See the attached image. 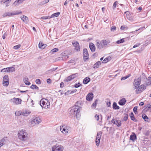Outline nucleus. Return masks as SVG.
<instances>
[{"instance_id":"nucleus-39","label":"nucleus","mask_w":151,"mask_h":151,"mask_svg":"<svg viewBox=\"0 0 151 151\" xmlns=\"http://www.w3.org/2000/svg\"><path fill=\"white\" fill-rule=\"evenodd\" d=\"M124 116L123 119V121H126L127 120L128 118V115L127 113L124 114Z\"/></svg>"},{"instance_id":"nucleus-31","label":"nucleus","mask_w":151,"mask_h":151,"mask_svg":"<svg viewBox=\"0 0 151 151\" xmlns=\"http://www.w3.org/2000/svg\"><path fill=\"white\" fill-rule=\"evenodd\" d=\"M142 118L146 122H148L149 118L145 114H143L142 116Z\"/></svg>"},{"instance_id":"nucleus-33","label":"nucleus","mask_w":151,"mask_h":151,"mask_svg":"<svg viewBox=\"0 0 151 151\" xmlns=\"http://www.w3.org/2000/svg\"><path fill=\"white\" fill-rule=\"evenodd\" d=\"M58 68V67L57 68H53L52 69H51L47 71V73H52V72L55 71L56 70H57Z\"/></svg>"},{"instance_id":"nucleus-41","label":"nucleus","mask_w":151,"mask_h":151,"mask_svg":"<svg viewBox=\"0 0 151 151\" xmlns=\"http://www.w3.org/2000/svg\"><path fill=\"white\" fill-rule=\"evenodd\" d=\"M5 141V139H4L0 140V148L4 144V142Z\"/></svg>"},{"instance_id":"nucleus-47","label":"nucleus","mask_w":151,"mask_h":151,"mask_svg":"<svg viewBox=\"0 0 151 151\" xmlns=\"http://www.w3.org/2000/svg\"><path fill=\"white\" fill-rule=\"evenodd\" d=\"M130 76V75L128 74L127 76H125L124 77H123L121 78V80L122 81V80H125V79L127 78H128Z\"/></svg>"},{"instance_id":"nucleus-34","label":"nucleus","mask_w":151,"mask_h":151,"mask_svg":"<svg viewBox=\"0 0 151 151\" xmlns=\"http://www.w3.org/2000/svg\"><path fill=\"white\" fill-rule=\"evenodd\" d=\"M136 136L135 134L131 135L130 136V139L134 141L136 139Z\"/></svg>"},{"instance_id":"nucleus-45","label":"nucleus","mask_w":151,"mask_h":151,"mask_svg":"<svg viewBox=\"0 0 151 151\" xmlns=\"http://www.w3.org/2000/svg\"><path fill=\"white\" fill-rule=\"evenodd\" d=\"M58 50L59 49L58 48H55L51 50V52H52V53H54L58 51Z\"/></svg>"},{"instance_id":"nucleus-42","label":"nucleus","mask_w":151,"mask_h":151,"mask_svg":"<svg viewBox=\"0 0 151 151\" xmlns=\"http://www.w3.org/2000/svg\"><path fill=\"white\" fill-rule=\"evenodd\" d=\"M3 71V72H10V67L9 68H4L1 71Z\"/></svg>"},{"instance_id":"nucleus-21","label":"nucleus","mask_w":151,"mask_h":151,"mask_svg":"<svg viewBox=\"0 0 151 151\" xmlns=\"http://www.w3.org/2000/svg\"><path fill=\"white\" fill-rule=\"evenodd\" d=\"M127 101L125 98H122L118 102V104L120 105L123 106L124 105Z\"/></svg>"},{"instance_id":"nucleus-8","label":"nucleus","mask_w":151,"mask_h":151,"mask_svg":"<svg viewBox=\"0 0 151 151\" xmlns=\"http://www.w3.org/2000/svg\"><path fill=\"white\" fill-rule=\"evenodd\" d=\"M52 151H63V148L61 145L56 144L52 147Z\"/></svg>"},{"instance_id":"nucleus-62","label":"nucleus","mask_w":151,"mask_h":151,"mask_svg":"<svg viewBox=\"0 0 151 151\" xmlns=\"http://www.w3.org/2000/svg\"><path fill=\"white\" fill-rule=\"evenodd\" d=\"M64 86V83L63 82H61L60 83V87L61 88H63Z\"/></svg>"},{"instance_id":"nucleus-15","label":"nucleus","mask_w":151,"mask_h":151,"mask_svg":"<svg viewBox=\"0 0 151 151\" xmlns=\"http://www.w3.org/2000/svg\"><path fill=\"white\" fill-rule=\"evenodd\" d=\"M12 101L16 105L20 104L22 100L19 98H14L12 99Z\"/></svg>"},{"instance_id":"nucleus-49","label":"nucleus","mask_w":151,"mask_h":151,"mask_svg":"<svg viewBox=\"0 0 151 151\" xmlns=\"http://www.w3.org/2000/svg\"><path fill=\"white\" fill-rule=\"evenodd\" d=\"M81 86H82V84H81L80 83H78L75 84L74 87L76 88H77Z\"/></svg>"},{"instance_id":"nucleus-37","label":"nucleus","mask_w":151,"mask_h":151,"mask_svg":"<svg viewBox=\"0 0 151 151\" xmlns=\"http://www.w3.org/2000/svg\"><path fill=\"white\" fill-rule=\"evenodd\" d=\"M97 101L98 100H96L95 101L93 102L91 105V107L92 108H93L94 109H95L96 108Z\"/></svg>"},{"instance_id":"nucleus-16","label":"nucleus","mask_w":151,"mask_h":151,"mask_svg":"<svg viewBox=\"0 0 151 151\" xmlns=\"http://www.w3.org/2000/svg\"><path fill=\"white\" fill-rule=\"evenodd\" d=\"M96 46L97 49L101 50L102 48L104 47L103 44L102 43V40L100 41H96Z\"/></svg>"},{"instance_id":"nucleus-4","label":"nucleus","mask_w":151,"mask_h":151,"mask_svg":"<svg viewBox=\"0 0 151 151\" xmlns=\"http://www.w3.org/2000/svg\"><path fill=\"white\" fill-rule=\"evenodd\" d=\"M60 130L62 132L65 134H67L71 130V127L65 124L60 127Z\"/></svg>"},{"instance_id":"nucleus-24","label":"nucleus","mask_w":151,"mask_h":151,"mask_svg":"<svg viewBox=\"0 0 151 151\" xmlns=\"http://www.w3.org/2000/svg\"><path fill=\"white\" fill-rule=\"evenodd\" d=\"M138 78H141V81L142 80L144 81H146V80H147V78L145 74L144 73H142L141 75Z\"/></svg>"},{"instance_id":"nucleus-9","label":"nucleus","mask_w":151,"mask_h":151,"mask_svg":"<svg viewBox=\"0 0 151 151\" xmlns=\"http://www.w3.org/2000/svg\"><path fill=\"white\" fill-rule=\"evenodd\" d=\"M141 78H135L134 80L133 85H134L135 89H137L139 87L141 84Z\"/></svg>"},{"instance_id":"nucleus-13","label":"nucleus","mask_w":151,"mask_h":151,"mask_svg":"<svg viewBox=\"0 0 151 151\" xmlns=\"http://www.w3.org/2000/svg\"><path fill=\"white\" fill-rule=\"evenodd\" d=\"M72 44L75 47L74 49L77 52H79L80 47L78 42L77 41L72 42Z\"/></svg>"},{"instance_id":"nucleus-3","label":"nucleus","mask_w":151,"mask_h":151,"mask_svg":"<svg viewBox=\"0 0 151 151\" xmlns=\"http://www.w3.org/2000/svg\"><path fill=\"white\" fill-rule=\"evenodd\" d=\"M19 138L22 140H25L27 138L28 134L24 130L19 131L18 133Z\"/></svg>"},{"instance_id":"nucleus-20","label":"nucleus","mask_w":151,"mask_h":151,"mask_svg":"<svg viewBox=\"0 0 151 151\" xmlns=\"http://www.w3.org/2000/svg\"><path fill=\"white\" fill-rule=\"evenodd\" d=\"M20 18L25 23H27L28 22V18L25 15L21 16Z\"/></svg>"},{"instance_id":"nucleus-61","label":"nucleus","mask_w":151,"mask_h":151,"mask_svg":"<svg viewBox=\"0 0 151 151\" xmlns=\"http://www.w3.org/2000/svg\"><path fill=\"white\" fill-rule=\"evenodd\" d=\"M47 83L48 84H50L52 82V81L50 78L47 79Z\"/></svg>"},{"instance_id":"nucleus-53","label":"nucleus","mask_w":151,"mask_h":151,"mask_svg":"<svg viewBox=\"0 0 151 151\" xmlns=\"http://www.w3.org/2000/svg\"><path fill=\"white\" fill-rule=\"evenodd\" d=\"M36 83L37 84H40L41 83V81L40 79H37L36 80Z\"/></svg>"},{"instance_id":"nucleus-44","label":"nucleus","mask_w":151,"mask_h":151,"mask_svg":"<svg viewBox=\"0 0 151 151\" xmlns=\"http://www.w3.org/2000/svg\"><path fill=\"white\" fill-rule=\"evenodd\" d=\"M72 79V78L70 76H69L66 78L65 80L64 81L67 82H68L70 81Z\"/></svg>"},{"instance_id":"nucleus-11","label":"nucleus","mask_w":151,"mask_h":151,"mask_svg":"<svg viewBox=\"0 0 151 151\" xmlns=\"http://www.w3.org/2000/svg\"><path fill=\"white\" fill-rule=\"evenodd\" d=\"M22 13V12L21 11H19V12H16L15 13H11L9 12H6L4 13L3 14V17H6L7 16L10 17L12 15L19 14Z\"/></svg>"},{"instance_id":"nucleus-55","label":"nucleus","mask_w":151,"mask_h":151,"mask_svg":"<svg viewBox=\"0 0 151 151\" xmlns=\"http://www.w3.org/2000/svg\"><path fill=\"white\" fill-rule=\"evenodd\" d=\"M137 106L134 107L133 109V111L135 114L137 112Z\"/></svg>"},{"instance_id":"nucleus-6","label":"nucleus","mask_w":151,"mask_h":151,"mask_svg":"<svg viewBox=\"0 0 151 151\" xmlns=\"http://www.w3.org/2000/svg\"><path fill=\"white\" fill-rule=\"evenodd\" d=\"M9 79L8 75L4 76L3 78V86L5 87H7L8 86L9 84Z\"/></svg>"},{"instance_id":"nucleus-22","label":"nucleus","mask_w":151,"mask_h":151,"mask_svg":"<svg viewBox=\"0 0 151 151\" xmlns=\"http://www.w3.org/2000/svg\"><path fill=\"white\" fill-rule=\"evenodd\" d=\"M31 113V112L28 110H25L22 111V115L27 116L29 115Z\"/></svg>"},{"instance_id":"nucleus-36","label":"nucleus","mask_w":151,"mask_h":151,"mask_svg":"<svg viewBox=\"0 0 151 151\" xmlns=\"http://www.w3.org/2000/svg\"><path fill=\"white\" fill-rule=\"evenodd\" d=\"M30 88H31L32 89H36L37 90H39V88L36 85H32L31 86H30Z\"/></svg>"},{"instance_id":"nucleus-48","label":"nucleus","mask_w":151,"mask_h":151,"mask_svg":"<svg viewBox=\"0 0 151 151\" xmlns=\"http://www.w3.org/2000/svg\"><path fill=\"white\" fill-rule=\"evenodd\" d=\"M118 3L117 1H115L114 2L113 4V5L112 6V8L113 9H115L116 8V5Z\"/></svg>"},{"instance_id":"nucleus-27","label":"nucleus","mask_w":151,"mask_h":151,"mask_svg":"<svg viewBox=\"0 0 151 151\" xmlns=\"http://www.w3.org/2000/svg\"><path fill=\"white\" fill-rule=\"evenodd\" d=\"M23 0H17L15 1L14 3H13V4L15 5V6H18L19 4L22 3L23 2Z\"/></svg>"},{"instance_id":"nucleus-7","label":"nucleus","mask_w":151,"mask_h":151,"mask_svg":"<svg viewBox=\"0 0 151 151\" xmlns=\"http://www.w3.org/2000/svg\"><path fill=\"white\" fill-rule=\"evenodd\" d=\"M41 121V119L39 117H34L33 119L31 121V124L34 126L35 124H38Z\"/></svg>"},{"instance_id":"nucleus-56","label":"nucleus","mask_w":151,"mask_h":151,"mask_svg":"<svg viewBox=\"0 0 151 151\" xmlns=\"http://www.w3.org/2000/svg\"><path fill=\"white\" fill-rule=\"evenodd\" d=\"M46 4L45 0L42 1L39 4V5L42 6L43 5L45 4Z\"/></svg>"},{"instance_id":"nucleus-14","label":"nucleus","mask_w":151,"mask_h":151,"mask_svg":"<svg viewBox=\"0 0 151 151\" xmlns=\"http://www.w3.org/2000/svg\"><path fill=\"white\" fill-rule=\"evenodd\" d=\"M111 122L114 124L116 125L117 127H119L121 126L122 123L120 120H118L115 119H113L112 120Z\"/></svg>"},{"instance_id":"nucleus-5","label":"nucleus","mask_w":151,"mask_h":151,"mask_svg":"<svg viewBox=\"0 0 151 151\" xmlns=\"http://www.w3.org/2000/svg\"><path fill=\"white\" fill-rule=\"evenodd\" d=\"M146 88V86L145 85L142 84L139 86L135 90L136 93L137 94L139 93L142 92L145 90Z\"/></svg>"},{"instance_id":"nucleus-43","label":"nucleus","mask_w":151,"mask_h":151,"mask_svg":"<svg viewBox=\"0 0 151 151\" xmlns=\"http://www.w3.org/2000/svg\"><path fill=\"white\" fill-rule=\"evenodd\" d=\"M124 42V39H122L120 40H118L116 42V43L117 44H120L123 43Z\"/></svg>"},{"instance_id":"nucleus-17","label":"nucleus","mask_w":151,"mask_h":151,"mask_svg":"<svg viewBox=\"0 0 151 151\" xmlns=\"http://www.w3.org/2000/svg\"><path fill=\"white\" fill-rule=\"evenodd\" d=\"M93 97V94L92 93H89L86 96V99L87 101H91Z\"/></svg>"},{"instance_id":"nucleus-63","label":"nucleus","mask_w":151,"mask_h":151,"mask_svg":"<svg viewBox=\"0 0 151 151\" xmlns=\"http://www.w3.org/2000/svg\"><path fill=\"white\" fill-rule=\"evenodd\" d=\"M7 35V34L6 33H4L2 36V38L3 39H4L6 37Z\"/></svg>"},{"instance_id":"nucleus-52","label":"nucleus","mask_w":151,"mask_h":151,"mask_svg":"<svg viewBox=\"0 0 151 151\" xmlns=\"http://www.w3.org/2000/svg\"><path fill=\"white\" fill-rule=\"evenodd\" d=\"M51 18V17L49 16H46V17H41V19H48Z\"/></svg>"},{"instance_id":"nucleus-28","label":"nucleus","mask_w":151,"mask_h":151,"mask_svg":"<svg viewBox=\"0 0 151 151\" xmlns=\"http://www.w3.org/2000/svg\"><path fill=\"white\" fill-rule=\"evenodd\" d=\"M90 78L89 77H86L83 80V83L84 84H87L90 82Z\"/></svg>"},{"instance_id":"nucleus-40","label":"nucleus","mask_w":151,"mask_h":151,"mask_svg":"<svg viewBox=\"0 0 151 151\" xmlns=\"http://www.w3.org/2000/svg\"><path fill=\"white\" fill-rule=\"evenodd\" d=\"M72 78V79H73L77 77L78 76V73H76L73 74L70 76Z\"/></svg>"},{"instance_id":"nucleus-18","label":"nucleus","mask_w":151,"mask_h":151,"mask_svg":"<svg viewBox=\"0 0 151 151\" xmlns=\"http://www.w3.org/2000/svg\"><path fill=\"white\" fill-rule=\"evenodd\" d=\"M89 47L92 52H94L96 50V47L92 43H90L89 44Z\"/></svg>"},{"instance_id":"nucleus-60","label":"nucleus","mask_w":151,"mask_h":151,"mask_svg":"<svg viewBox=\"0 0 151 151\" xmlns=\"http://www.w3.org/2000/svg\"><path fill=\"white\" fill-rule=\"evenodd\" d=\"M95 117L96 120L100 121L99 120V116L98 115H97V114L95 116Z\"/></svg>"},{"instance_id":"nucleus-32","label":"nucleus","mask_w":151,"mask_h":151,"mask_svg":"<svg viewBox=\"0 0 151 151\" xmlns=\"http://www.w3.org/2000/svg\"><path fill=\"white\" fill-rule=\"evenodd\" d=\"M60 14V13L59 12L55 13L51 15V16L50 17L51 18L54 17H58L59 16Z\"/></svg>"},{"instance_id":"nucleus-29","label":"nucleus","mask_w":151,"mask_h":151,"mask_svg":"<svg viewBox=\"0 0 151 151\" xmlns=\"http://www.w3.org/2000/svg\"><path fill=\"white\" fill-rule=\"evenodd\" d=\"M101 64V62L100 61H98L96 63H95L93 65V68H99V65H100Z\"/></svg>"},{"instance_id":"nucleus-54","label":"nucleus","mask_w":151,"mask_h":151,"mask_svg":"<svg viewBox=\"0 0 151 151\" xmlns=\"http://www.w3.org/2000/svg\"><path fill=\"white\" fill-rule=\"evenodd\" d=\"M108 61V58H105L102 61V63H105Z\"/></svg>"},{"instance_id":"nucleus-12","label":"nucleus","mask_w":151,"mask_h":151,"mask_svg":"<svg viewBox=\"0 0 151 151\" xmlns=\"http://www.w3.org/2000/svg\"><path fill=\"white\" fill-rule=\"evenodd\" d=\"M102 132L101 131L98 132L96 136V143L97 146H99L100 142V140Z\"/></svg>"},{"instance_id":"nucleus-35","label":"nucleus","mask_w":151,"mask_h":151,"mask_svg":"<svg viewBox=\"0 0 151 151\" xmlns=\"http://www.w3.org/2000/svg\"><path fill=\"white\" fill-rule=\"evenodd\" d=\"M147 82H146L145 84L146 86L151 85V79L148 78V79H147Z\"/></svg>"},{"instance_id":"nucleus-57","label":"nucleus","mask_w":151,"mask_h":151,"mask_svg":"<svg viewBox=\"0 0 151 151\" xmlns=\"http://www.w3.org/2000/svg\"><path fill=\"white\" fill-rule=\"evenodd\" d=\"M75 62V59H72L68 62V63H74Z\"/></svg>"},{"instance_id":"nucleus-30","label":"nucleus","mask_w":151,"mask_h":151,"mask_svg":"<svg viewBox=\"0 0 151 151\" xmlns=\"http://www.w3.org/2000/svg\"><path fill=\"white\" fill-rule=\"evenodd\" d=\"M113 108L114 109L117 110L119 109V107L118 106L116 102H114L113 104Z\"/></svg>"},{"instance_id":"nucleus-58","label":"nucleus","mask_w":151,"mask_h":151,"mask_svg":"<svg viewBox=\"0 0 151 151\" xmlns=\"http://www.w3.org/2000/svg\"><path fill=\"white\" fill-rule=\"evenodd\" d=\"M15 70V68L13 67H10V72L14 71Z\"/></svg>"},{"instance_id":"nucleus-10","label":"nucleus","mask_w":151,"mask_h":151,"mask_svg":"<svg viewBox=\"0 0 151 151\" xmlns=\"http://www.w3.org/2000/svg\"><path fill=\"white\" fill-rule=\"evenodd\" d=\"M83 56L84 61L85 62L88 60L89 58V54L86 48H84L83 50Z\"/></svg>"},{"instance_id":"nucleus-26","label":"nucleus","mask_w":151,"mask_h":151,"mask_svg":"<svg viewBox=\"0 0 151 151\" xmlns=\"http://www.w3.org/2000/svg\"><path fill=\"white\" fill-rule=\"evenodd\" d=\"M28 78L27 77H25L23 79V81L26 85H29L31 83L28 81Z\"/></svg>"},{"instance_id":"nucleus-46","label":"nucleus","mask_w":151,"mask_h":151,"mask_svg":"<svg viewBox=\"0 0 151 151\" xmlns=\"http://www.w3.org/2000/svg\"><path fill=\"white\" fill-rule=\"evenodd\" d=\"M21 46V45L20 44L18 45H17L14 46L13 48L15 50H17Z\"/></svg>"},{"instance_id":"nucleus-38","label":"nucleus","mask_w":151,"mask_h":151,"mask_svg":"<svg viewBox=\"0 0 151 151\" xmlns=\"http://www.w3.org/2000/svg\"><path fill=\"white\" fill-rule=\"evenodd\" d=\"M15 115L16 116H19L20 115H22V111H16L15 112Z\"/></svg>"},{"instance_id":"nucleus-51","label":"nucleus","mask_w":151,"mask_h":151,"mask_svg":"<svg viewBox=\"0 0 151 151\" xmlns=\"http://www.w3.org/2000/svg\"><path fill=\"white\" fill-rule=\"evenodd\" d=\"M116 29V26H112L111 28V32H114Z\"/></svg>"},{"instance_id":"nucleus-50","label":"nucleus","mask_w":151,"mask_h":151,"mask_svg":"<svg viewBox=\"0 0 151 151\" xmlns=\"http://www.w3.org/2000/svg\"><path fill=\"white\" fill-rule=\"evenodd\" d=\"M11 0H2L1 2L3 3H6L7 4H8L11 1Z\"/></svg>"},{"instance_id":"nucleus-1","label":"nucleus","mask_w":151,"mask_h":151,"mask_svg":"<svg viewBox=\"0 0 151 151\" xmlns=\"http://www.w3.org/2000/svg\"><path fill=\"white\" fill-rule=\"evenodd\" d=\"M81 109L80 101H78L74 106L69 109V113L72 116H76V118L78 119L81 116L80 111Z\"/></svg>"},{"instance_id":"nucleus-2","label":"nucleus","mask_w":151,"mask_h":151,"mask_svg":"<svg viewBox=\"0 0 151 151\" xmlns=\"http://www.w3.org/2000/svg\"><path fill=\"white\" fill-rule=\"evenodd\" d=\"M40 105L42 108L47 109L50 107V102L45 98L42 99L40 102Z\"/></svg>"},{"instance_id":"nucleus-19","label":"nucleus","mask_w":151,"mask_h":151,"mask_svg":"<svg viewBox=\"0 0 151 151\" xmlns=\"http://www.w3.org/2000/svg\"><path fill=\"white\" fill-rule=\"evenodd\" d=\"M102 42L104 47H106L110 42L109 40H102Z\"/></svg>"},{"instance_id":"nucleus-23","label":"nucleus","mask_w":151,"mask_h":151,"mask_svg":"<svg viewBox=\"0 0 151 151\" xmlns=\"http://www.w3.org/2000/svg\"><path fill=\"white\" fill-rule=\"evenodd\" d=\"M47 46V45L46 44H44L41 42H40L38 45L39 47L42 49H44Z\"/></svg>"},{"instance_id":"nucleus-59","label":"nucleus","mask_w":151,"mask_h":151,"mask_svg":"<svg viewBox=\"0 0 151 151\" xmlns=\"http://www.w3.org/2000/svg\"><path fill=\"white\" fill-rule=\"evenodd\" d=\"M145 28L144 27H141L139 29H137L135 30V31H137L140 30V31H142Z\"/></svg>"},{"instance_id":"nucleus-25","label":"nucleus","mask_w":151,"mask_h":151,"mask_svg":"<svg viewBox=\"0 0 151 151\" xmlns=\"http://www.w3.org/2000/svg\"><path fill=\"white\" fill-rule=\"evenodd\" d=\"M129 116L130 117L131 119L132 120L135 122H137V120L136 119L134 116V115L133 112H131L130 114H129Z\"/></svg>"},{"instance_id":"nucleus-64","label":"nucleus","mask_w":151,"mask_h":151,"mask_svg":"<svg viewBox=\"0 0 151 151\" xmlns=\"http://www.w3.org/2000/svg\"><path fill=\"white\" fill-rule=\"evenodd\" d=\"M63 54L64 53H62V55L63 57H65V58H68L69 56L68 55H64Z\"/></svg>"}]
</instances>
